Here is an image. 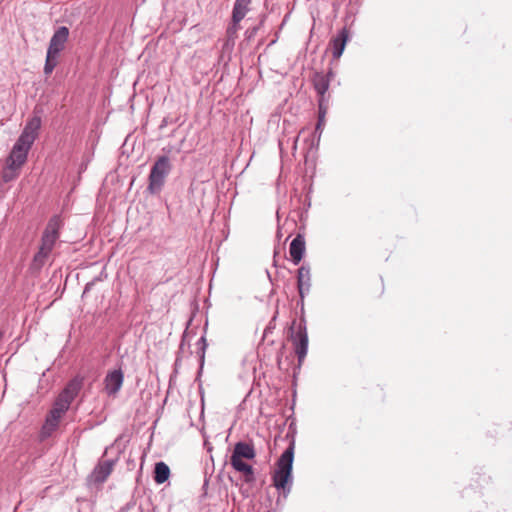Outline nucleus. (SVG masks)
<instances>
[{"label": "nucleus", "mask_w": 512, "mask_h": 512, "mask_svg": "<svg viewBox=\"0 0 512 512\" xmlns=\"http://www.w3.org/2000/svg\"><path fill=\"white\" fill-rule=\"evenodd\" d=\"M41 123V117L35 114L26 122L25 127L17 140H20L21 143H26L32 146L38 137Z\"/></svg>", "instance_id": "obj_7"}, {"label": "nucleus", "mask_w": 512, "mask_h": 512, "mask_svg": "<svg viewBox=\"0 0 512 512\" xmlns=\"http://www.w3.org/2000/svg\"><path fill=\"white\" fill-rule=\"evenodd\" d=\"M294 324L295 321H293L292 326L290 327V337L294 345L299 365H301L308 351V334L306 329V321L304 318L300 319L296 333L294 332Z\"/></svg>", "instance_id": "obj_3"}, {"label": "nucleus", "mask_w": 512, "mask_h": 512, "mask_svg": "<svg viewBox=\"0 0 512 512\" xmlns=\"http://www.w3.org/2000/svg\"><path fill=\"white\" fill-rule=\"evenodd\" d=\"M64 414H60L55 408H52L46 417L43 426V432L46 435H51L58 427L59 421Z\"/></svg>", "instance_id": "obj_15"}, {"label": "nucleus", "mask_w": 512, "mask_h": 512, "mask_svg": "<svg viewBox=\"0 0 512 512\" xmlns=\"http://www.w3.org/2000/svg\"><path fill=\"white\" fill-rule=\"evenodd\" d=\"M92 285H93V283H87L85 286V289H84V293L88 292Z\"/></svg>", "instance_id": "obj_32"}, {"label": "nucleus", "mask_w": 512, "mask_h": 512, "mask_svg": "<svg viewBox=\"0 0 512 512\" xmlns=\"http://www.w3.org/2000/svg\"><path fill=\"white\" fill-rule=\"evenodd\" d=\"M313 85L318 95L323 96L329 89L330 80L322 73H315L313 77Z\"/></svg>", "instance_id": "obj_18"}, {"label": "nucleus", "mask_w": 512, "mask_h": 512, "mask_svg": "<svg viewBox=\"0 0 512 512\" xmlns=\"http://www.w3.org/2000/svg\"><path fill=\"white\" fill-rule=\"evenodd\" d=\"M256 456L254 445L244 441H238L235 443L231 457V466L243 463V459L251 460Z\"/></svg>", "instance_id": "obj_5"}, {"label": "nucleus", "mask_w": 512, "mask_h": 512, "mask_svg": "<svg viewBox=\"0 0 512 512\" xmlns=\"http://www.w3.org/2000/svg\"><path fill=\"white\" fill-rule=\"evenodd\" d=\"M318 111H327V101L326 96H319L318 99Z\"/></svg>", "instance_id": "obj_28"}, {"label": "nucleus", "mask_w": 512, "mask_h": 512, "mask_svg": "<svg viewBox=\"0 0 512 512\" xmlns=\"http://www.w3.org/2000/svg\"><path fill=\"white\" fill-rule=\"evenodd\" d=\"M170 476V468L169 466L163 462H157L154 466L153 471V479L157 484H163L169 479Z\"/></svg>", "instance_id": "obj_16"}, {"label": "nucleus", "mask_w": 512, "mask_h": 512, "mask_svg": "<svg viewBox=\"0 0 512 512\" xmlns=\"http://www.w3.org/2000/svg\"><path fill=\"white\" fill-rule=\"evenodd\" d=\"M276 317H277V312L275 313V315L273 316V318L271 319V321L269 322V324L265 328V330H264V337H266L269 333H271L272 330L275 328V325L273 324V322L276 320Z\"/></svg>", "instance_id": "obj_29"}, {"label": "nucleus", "mask_w": 512, "mask_h": 512, "mask_svg": "<svg viewBox=\"0 0 512 512\" xmlns=\"http://www.w3.org/2000/svg\"><path fill=\"white\" fill-rule=\"evenodd\" d=\"M82 386L83 378L76 376L68 382L60 395L72 402L82 389Z\"/></svg>", "instance_id": "obj_13"}, {"label": "nucleus", "mask_w": 512, "mask_h": 512, "mask_svg": "<svg viewBox=\"0 0 512 512\" xmlns=\"http://www.w3.org/2000/svg\"><path fill=\"white\" fill-rule=\"evenodd\" d=\"M71 401L64 398L59 394L57 399L54 402L53 408H55L60 414H65V412L69 409L71 405Z\"/></svg>", "instance_id": "obj_24"}, {"label": "nucleus", "mask_w": 512, "mask_h": 512, "mask_svg": "<svg viewBox=\"0 0 512 512\" xmlns=\"http://www.w3.org/2000/svg\"><path fill=\"white\" fill-rule=\"evenodd\" d=\"M281 236H282L281 231H280V229H278V231H277V237L280 239V238H281Z\"/></svg>", "instance_id": "obj_34"}, {"label": "nucleus", "mask_w": 512, "mask_h": 512, "mask_svg": "<svg viewBox=\"0 0 512 512\" xmlns=\"http://www.w3.org/2000/svg\"><path fill=\"white\" fill-rule=\"evenodd\" d=\"M284 348H285V345H282V347H281V351H280V353H279V354H278V356H277L278 363H280V357H281V355H282V351H283V349H284Z\"/></svg>", "instance_id": "obj_33"}, {"label": "nucleus", "mask_w": 512, "mask_h": 512, "mask_svg": "<svg viewBox=\"0 0 512 512\" xmlns=\"http://www.w3.org/2000/svg\"><path fill=\"white\" fill-rule=\"evenodd\" d=\"M123 381L124 374L120 368L109 371L104 379L105 390L107 394L110 396L116 395L120 391L123 385Z\"/></svg>", "instance_id": "obj_8"}, {"label": "nucleus", "mask_w": 512, "mask_h": 512, "mask_svg": "<svg viewBox=\"0 0 512 512\" xmlns=\"http://www.w3.org/2000/svg\"><path fill=\"white\" fill-rule=\"evenodd\" d=\"M31 145L21 143L20 140H16L6 162L9 168H21L27 161L28 153L31 149Z\"/></svg>", "instance_id": "obj_4"}, {"label": "nucleus", "mask_w": 512, "mask_h": 512, "mask_svg": "<svg viewBox=\"0 0 512 512\" xmlns=\"http://www.w3.org/2000/svg\"><path fill=\"white\" fill-rule=\"evenodd\" d=\"M297 272V287L301 299V304L303 305L305 295L309 293L311 288L310 267L309 265H302Z\"/></svg>", "instance_id": "obj_9"}, {"label": "nucleus", "mask_w": 512, "mask_h": 512, "mask_svg": "<svg viewBox=\"0 0 512 512\" xmlns=\"http://www.w3.org/2000/svg\"><path fill=\"white\" fill-rule=\"evenodd\" d=\"M232 467L237 472H241L244 474L245 482L251 483L255 480L254 469L250 464L243 462L233 465Z\"/></svg>", "instance_id": "obj_19"}, {"label": "nucleus", "mask_w": 512, "mask_h": 512, "mask_svg": "<svg viewBox=\"0 0 512 512\" xmlns=\"http://www.w3.org/2000/svg\"><path fill=\"white\" fill-rule=\"evenodd\" d=\"M238 29H239V24H235L232 22V24L227 29L228 36L230 38L234 37V35L237 33Z\"/></svg>", "instance_id": "obj_30"}, {"label": "nucleus", "mask_w": 512, "mask_h": 512, "mask_svg": "<svg viewBox=\"0 0 512 512\" xmlns=\"http://www.w3.org/2000/svg\"><path fill=\"white\" fill-rule=\"evenodd\" d=\"M69 34L70 32L68 27H57L50 39L47 52L59 56L60 53L65 49L66 43L69 39Z\"/></svg>", "instance_id": "obj_6"}, {"label": "nucleus", "mask_w": 512, "mask_h": 512, "mask_svg": "<svg viewBox=\"0 0 512 512\" xmlns=\"http://www.w3.org/2000/svg\"><path fill=\"white\" fill-rule=\"evenodd\" d=\"M295 441L292 440L286 450L281 454L276 463V469L273 473L272 480L274 487L282 491L283 497L286 498L292 487V467L294 461Z\"/></svg>", "instance_id": "obj_1"}, {"label": "nucleus", "mask_w": 512, "mask_h": 512, "mask_svg": "<svg viewBox=\"0 0 512 512\" xmlns=\"http://www.w3.org/2000/svg\"><path fill=\"white\" fill-rule=\"evenodd\" d=\"M291 260L295 265H298L305 253V238L302 234H297L291 241L289 247Z\"/></svg>", "instance_id": "obj_11"}, {"label": "nucleus", "mask_w": 512, "mask_h": 512, "mask_svg": "<svg viewBox=\"0 0 512 512\" xmlns=\"http://www.w3.org/2000/svg\"><path fill=\"white\" fill-rule=\"evenodd\" d=\"M348 41V31L346 28H342L337 36L332 38L330 41L332 47V55L335 59H338L343 54L346 43Z\"/></svg>", "instance_id": "obj_12"}, {"label": "nucleus", "mask_w": 512, "mask_h": 512, "mask_svg": "<svg viewBox=\"0 0 512 512\" xmlns=\"http://www.w3.org/2000/svg\"><path fill=\"white\" fill-rule=\"evenodd\" d=\"M60 236V233H49L48 231L44 230L43 234H42V237H41V244L44 245L45 247L53 250L54 248V245L56 243V241L58 240Z\"/></svg>", "instance_id": "obj_20"}, {"label": "nucleus", "mask_w": 512, "mask_h": 512, "mask_svg": "<svg viewBox=\"0 0 512 512\" xmlns=\"http://www.w3.org/2000/svg\"><path fill=\"white\" fill-rule=\"evenodd\" d=\"M116 461V459L100 461L91 473L90 478L95 483L105 482L108 476L111 474Z\"/></svg>", "instance_id": "obj_10"}, {"label": "nucleus", "mask_w": 512, "mask_h": 512, "mask_svg": "<svg viewBox=\"0 0 512 512\" xmlns=\"http://www.w3.org/2000/svg\"><path fill=\"white\" fill-rule=\"evenodd\" d=\"M264 19H265V15L262 16L259 25H256L254 27L248 28L246 30L245 37H246L247 40H251L252 38H254L256 36V34H257L258 30L260 29V26L262 25Z\"/></svg>", "instance_id": "obj_27"}, {"label": "nucleus", "mask_w": 512, "mask_h": 512, "mask_svg": "<svg viewBox=\"0 0 512 512\" xmlns=\"http://www.w3.org/2000/svg\"><path fill=\"white\" fill-rule=\"evenodd\" d=\"M183 342H184V338L182 339V342H181V344H180V348H181V349H182V347H183V345H184V343H183Z\"/></svg>", "instance_id": "obj_35"}, {"label": "nucleus", "mask_w": 512, "mask_h": 512, "mask_svg": "<svg viewBox=\"0 0 512 512\" xmlns=\"http://www.w3.org/2000/svg\"><path fill=\"white\" fill-rule=\"evenodd\" d=\"M58 57L59 56L51 54L49 52L46 53V60H45V65H44V74L45 75L48 76L53 72V70L55 69V67L58 64Z\"/></svg>", "instance_id": "obj_21"}, {"label": "nucleus", "mask_w": 512, "mask_h": 512, "mask_svg": "<svg viewBox=\"0 0 512 512\" xmlns=\"http://www.w3.org/2000/svg\"><path fill=\"white\" fill-rule=\"evenodd\" d=\"M62 226H63V221H62L60 215H54L49 219L45 230L48 231L49 233L50 232L51 233H53V232L59 233Z\"/></svg>", "instance_id": "obj_22"}, {"label": "nucleus", "mask_w": 512, "mask_h": 512, "mask_svg": "<svg viewBox=\"0 0 512 512\" xmlns=\"http://www.w3.org/2000/svg\"><path fill=\"white\" fill-rule=\"evenodd\" d=\"M20 168H9L8 163L6 162V167L2 173V179L5 183L11 182L18 176V170Z\"/></svg>", "instance_id": "obj_25"}, {"label": "nucleus", "mask_w": 512, "mask_h": 512, "mask_svg": "<svg viewBox=\"0 0 512 512\" xmlns=\"http://www.w3.org/2000/svg\"><path fill=\"white\" fill-rule=\"evenodd\" d=\"M198 346V355H199V361H200V368H199V374L202 372L204 360H205V351L207 348V341L205 336L200 337V339L197 341Z\"/></svg>", "instance_id": "obj_23"}, {"label": "nucleus", "mask_w": 512, "mask_h": 512, "mask_svg": "<svg viewBox=\"0 0 512 512\" xmlns=\"http://www.w3.org/2000/svg\"><path fill=\"white\" fill-rule=\"evenodd\" d=\"M171 171L172 164L170 158L167 155L159 156L153 163L148 176L147 190L149 193L158 194L162 190L166 177Z\"/></svg>", "instance_id": "obj_2"}, {"label": "nucleus", "mask_w": 512, "mask_h": 512, "mask_svg": "<svg viewBox=\"0 0 512 512\" xmlns=\"http://www.w3.org/2000/svg\"><path fill=\"white\" fill-rule=\"evenodd\" d=\"M251 0H235L232 9V22L239 24L249 11Z\"/></svg>", "instance_id": "obj_14"}, {"label": "nucleus", "mask_w": 512, "mask_h": 512, "mask_svg": "<svg viewBox=\"0 0 512 512\" xmlns=\"http://www.w3.org/2000/svg\"><path fill=\"white\" fill-rule=\"evenodd\" d=\"M51 252V249L41 244L39 247V251L33 257V261L31 264L32 269L40 270L46 263V260L48 259Z\"/></svg>", "instance_id": "obj_17"}, {"label": "nucleus", "mask_w": 512, "mask_h": 512, "mask_svg": "<svg viewBox=\"0 0 512 512\" xmlns=\"http://www.w3.org/2000/svg\"><path fill=\"white\" fill-rule=\"evenodd\" d=\"M327 111H318V121L315 127V135H318V139H320V136L322 134L323 128L325 126V116Z\"/></svg>", "instance_id": "obj_26"}, {"label": "nucleus", "mask_w": 512, "mask_h": 512, "mask_svg": "<svg viewBox=\"0 0 512 512\" xmlns=\"http://www.w3.org/2000/svg\"><path fill=\"white\" fill-rule=\"evenodd\" d=\"M325 76H327V77L329 78V80H330L332 77H334V72H333V70H332V69H329V71L327 72V74H326Z\"/></svg>", "instance_id": "obj_31"}]
</instances>
